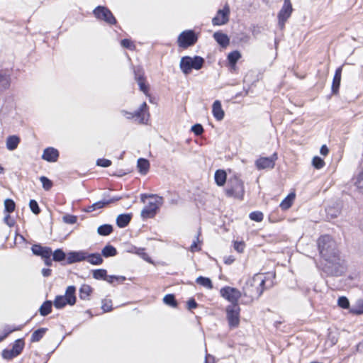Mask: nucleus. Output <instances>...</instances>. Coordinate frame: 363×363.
<instances>
[{"mask_svg":"<svg viewBox=\"0 0 363 363\" xmlns=\"http://www.w3.org/2000/svg\"><path fill=\"white\" fill-rule=\"evenodd\" d=\"M318 247L320 256L325 263L323 270L330 276H341L345 272L343 262L339 257L337 244L331 236L325 235L318 240Z\"/></svg>","mask_w":363,"mask_h":363,"instance_id":"1","label":"nucleus"},{"mask_svg":"<svg viewBox=\"0 0 363 363\" xmlns=\"http://www.w3.org/2000/svg\"><path fill=\"white\" fill-rule=\"evenodd\" d=\"M265 277L263 274H256L249 278L242 288V296L247 298L246 303L258 298L264 290Z\"/></svg>","mask_w":363,"mask_h":363,"instance_id":"2","label":"nucleus"},{"mask_svg":"<svg viewBox=\"0 0 363 363\" xmlns=\"http://www.w3.org/2000/svg\"><path fill=\"white\" fill-rule=\"evenodd\" d=\"M149 197L150 200L141 211V216L143 218H150L155 216L157 210L163 203V198L157 195L147 196L143 194L141 200L145 202V198Z\"/></svg>","mask_w":363,"mask_h":363,"instance_id":"3","label":"nucleus"},{"mask_svg":"<svg viewBox=\"0 0 363 363\" xmlns=\"http://www.w3.org/2000/svg\"><path fill=\"white\" fill-rule=\"evenodd\" d=\"M204 60L199 56H194L193 57L185 56L182 57L180 60V69L184 74H189L191 70L200 69L203 65Z\"/></svg>","mask_w":363,"mask_h":363,"instance_id":"4","label":"nucleus"},{"mask_svg":"<svg viewBox=\"0 0 363 363\" xmlns=\"http://www.w3.org/2000/svg\"><path fill=\"white\" fill-rule=\"evenodd\" d=\"M76 288L69 286L67 288L65 296H57L54 301V306L56 308H62L67 304L74 305L76 302Z\"/></svg>","mask_w":363,"mask_h":363,"instance_id":"5","label":"nucleus"},{"mask_svg":"<svg viewBox=\"0 0 363 363\" xmlns=\"http://www.w3.org/2000/svg\"><path fill=\"white\" fill-rule=\"evenodd\" d=\"M245 190L243 182L235 177L229 181L228 186L225 189V194L229 197L242 199Z\"/></svg>","mask_w":363,"mask_h":363,"instance_id":"6","label":"nucleus"},{"mask_svg":"<svg viewBox=\"0 0 363 363\" xmlns=\"http://www.w3.org/2000/svg\"><path fill=\"white\" fill-rule=\"evenodd\" d=\"M122 114L125 116L128 119H132L136 118L140 123H147L149 120L150 114L148 112V107L145 102H143L138 110L134 113L128 112L126 111H122Z\"/></svg>","mask_w":363,"mask_h":363,"instance_id":"7","label":"nucleus"},{"mask_svg":"<svg viewBox=\"0 0 363 363\" xmlns=\"http://www.w3.org/2000/svg\"><path fill=\"white\" fill-rule=\"evenodd\" d=\"M226 318L230 328H237L240 324V307L239 304H230L226 307Z\"/></svg>","mask_w":363,"mask_h":363,"instance_id":"8","label":"nucleus"},{"mask_svg":"<svg viewBox=\"0 0 363 363\" xmlns=\"http://www.w3.org/2000/svg\"><path fill=\"white\" fill-rule=\"evenodd\" d=\"M220 294L230 304H238V301L242 296V291H240L238 289L230 286H225L220 290Z\"/></svg>","mask_w":363,"mask_h":363,"instance_id":"9","label":"nucleus"},{"mask_svg":"<svg viewBox=\"0 0 363 363\" xmlns=\"http://www.w3.org/2000/svg\"><path fill=\"white\" fill-rule=\"evenodd\" d=\"M197 41V36L193 30H184L178 37V45L179 47L186 48L193 45Z\"/></svg>","mask_w":363,"mask_h":363,"instance_id":"10","label":"nucleus"},{"mask_svg":"<svg viewBox=\"0 0 363 363\" xmlns=\"http://www.w3.org/2000/svg\"><path fill=\"white\" fill-rule=\"evenodd\" d=\"M24 341L23 340V339H18L16 340L13 346H12V348L11 349H6V350H4L3 352H2V357L4 359H7V360H10V359H12L13 358L17 357L18 355H19L23 347H24Z\"/></svg>","mask_w":363,"mask_h":363,"instance_id":"11","label":"nucleus"},{"mask_svg":"<svg viewBox=\"0 0 363 363\" xmlns=\"http://www.w3.org/2000/svg\"><path fill=\"white\" fill-rule=\"evenodd\" d=\"M94 14L96 18L104 21L108 24H115L116 20L111 11L106 7L99 6L94 10Z\"/></svg>","mask_w":363,"mask_h":363,"instance_id":"12","label":"nucleus"},{"mask_svg":"<svg viewBox=\"0 0 363 363\" xmlns=\"http://www.w3.org/2000/svg\"><path fill=\"white\" fill-rule=\"evenodd\" d=\"M293 11L291 0H284V4L278 13L279 26L283 28L286 21L291 16Z\"/></svg>","mask_w":363,"mask_h":363,"instance_id":"13","label":"nucleus"},{"mask_svg":"<svg viewBox=\"0 0 363 363\" xmlns=\"http://www.w3.org/2000/svg\"><path fill=\"white\" fill-rule=\"evenodd\" d=\"M277 160L276 153L271 157H260L255 161V166L257 169H272L275 165V161Z\"/></svg>","mask_w":363,"mask_h":363,"instance_id":"14","label":"nucleus"},{"mask_svg":"<svg viewBox=\"0 0 363 363\" xmlns=\"http://www.w3.org/2000/svg\"><path fill=\"white\" fill-rule=\"evenodd\" d=\"M230 9L225 6L223 9L218 10L216 16L212 19L214 26H221L225 24L229 20Z\"/></svg>","mask_w":363,"mask_h":363,"instance_id":"15","label":"nucleus"},{"mask_svg":"<svg viewBox=\"0 0 363 363\" xmlns=\"http://www.w3.org/2000/svg\"><path fill=\"white\" fill-rule=\"evenodd\" d=\"M86 250L72 251L67 254V262L68 264H73L86 260Z\"/></svg>","mask_w":363,"mask_h":363,"instance_id":"16","label":"nucleus"},{"mask_svg":"<svg viewBox=\"0 0 363 363\" xmlns=\"http://www.w3.org/2000/svg\"><path fill=\"white\" fill-rule=\"evenodd\" d=\"M59 157V152L57 149L54 147H48L45 148L43 151L42 158L43 160L49 162H55L57 160Z\"/></svg>","mask_w":363,"mask_h":363,"instance_id":"17","label":"nucleus"},{"mask_svg":"<svg viewBox=\"0 0 363 363\" xmlns=\"http://www.w3.org/2000/svg\"><path fill=\"white\" fill-rule=\"evenodd\" d=\"M31 250L34 255L40 256L42 258L50 257L52 255V250L49 247H43L40 245H34Z\"/></svg>","mask_w":363,"mask_h":363,"instance_id":"18","label":"nucleus"},{"mask_svg":"<svg viewBox=\"0 0 363 363\" xmlns=\"http://www.w3.org/2000/svg\"><path fill=\"white\" fill-rule=\"evenodd\" d=\"M212 113L213 117L218 121L223 119L225 112L222 108L221 103L220 101L216 100L213 102L212 106Z\"/></svg>","mask_w":363,"mask_h":363,"instance_id":"19","label":"nucleus"},{"mask_svg":"<svg viewBox=\"0 0 363 363\" xmlns=\"http://www.w3.org/2000/svg\"><path fill=\"white\" fill-rule=\"evenodd\" d=\"M20 141L21 139L18 136L16 135H10L6 138V147L9 150L13 151L18 147Z\"/></svg>","mask_w":363,"mask_h":363,"instance_id":"20","label":"nucleus"},{"mask_svg":"<svg viewBox=\"0 0 363 363\" xmlns=\"http://www.w3.org/2000/svg\"><path fill=\"white\" fill-rule=\"evenodd\" d=\"M86 261L93 265H100L104 260L99 253H89L86 252Z\"/></svg>","mask_w":363,"mask_h":363,"instance_id":"21","label":"nucleus"},{"mask_svg":"<svg viewBox=\"0 0 363 363\" xmlns=\"http://www.w3.org/2000/svg\"><path fill=\"white\" fill-rule=\"evenodd\" d=\"M216 41L222 47L225 48L229 45L230 40L228 35L220 32H216L213 34Z\"/></svg>","mask_w":363,"mask_h":363,"instance_id":"22","label":"nucleus"},{"mask_svg":"<svg viewBox=\"0 0 363 363\" xmlns=\"http://www.w3.org/2000/svg\"><path fill=\"white\" fill-rule=\"evenodd\" d=\"M341 74H342V67H338L335 73L333 84H332V90L333 93H337L341 81Z\"/></svg>","mask_w":363,"mask_h":363,"instance_id":"23","label":"nucleus"},{"mask_svg":"<svg viewBox=\"0 0 363 363\" xmlns=\"http://www.w3.org/2000/svg\"><path fill=\"white\" fill-rule=\"evenodd\" d=\"M132 215L129 213L120 214L116 218V224L119 228H125L129 224Z\"/></svg>","mask_w":363,"mask_h":363,"instance_id":"24","label":"nucleus"},{"mask_svg":"<svg viewBox=\"0 0 363 363\" xmlns=\"http://www.w3.org/2000/svg\"><path fill=\"white\" fill-rule=\"evenodd\" d=\"M137 167L140 174H146L150 168V162L146 159L140 158L138 160Z\"/></svg>","mask_w":363,"mask_h":363,"instance_id":"25","label":"nucleus"},{"mask_svg":"<svg viewBox=\"0 0 363 363\" xmlns=\"http://www.w3.org/2000/svg\"><path fill=\"white\" fill-rule=\"evenodd\" d=\"M215 182L218 186H222L226 181V173L224 170L218 169L215 172Z\"/></svg>","mask_w":363,"mask_h":363,"instance_id":"26","label":"nucleus"},{"mask_svg":"<svg viewBox=\"0 0 363 363\" xmlns=\"http://www.w3.org/2000/svg\"><path fill=\"white\" fill-rule=\"evenodd\" d=\"M92 292V288L88 284H83L79 289V298L83 300L89 299Z\"/></svg>","mask_w":363,"mask_h":363,"instance_id":"27","label":"nucleus"},{"mask_svg":"<svg viewBox=\"0 0 363 363\" xmlns=\"http://www.w3.org/2000/svg\"><path fill=\"white\" fill-rule=\"evenodd\" d=\"M47 330L48 329L45 328H41L36 330L33 333L30 337V341L32 342H36L40 341L43 337Z\"/></svg>","mask_w":363,"mask_h":363,"instance_id":"28","label":"nucleus"},{"mask_svg":"<svg viewBox=\"0 0 363 363\" xmlns=\"http://www.w3.org/2000/svg\"><path fill=\"white\" fill-rule=\"evenodd\" d=\"M295 199V194L291 193L289 194L280 203V207L283 210H287L289 209L294 201Z\"/></svg>","mask_w":363,"mask_h":363,"instance_id":"29","label":"nucleus"},{"mask_svg":"<svg viewBox=\"0 0 363 363\" xmlns=\"http://www.w3.org/2000/svg\"><path fill=\"white\" fill-rule=\"evenodd\" d=\"M135 79L138 82L140 90L143 91L146 96L148 95V86L145 84V79L142 75H138L135 73Z\"/></svg>","mask_w":363,"mask_h":363,"instance_id":"30","label":"nucleus"},{"mask_svg":"<svg viewBox=\"0 0 363 363\" xmlns=\"http://www.w3.org/2000/svg\"><path fill=\"white\" fill-rule=\"evenodd\" d=\"M241 57V54L239 51L235 50L231 52L228 55V60L232 67H235L237 62Z\"/></svg>","mask_w":363,"mask_h":363,"instance_id":"31","label":"nucleus"},{"mask_svg":"<svg viewBox=\"0 0 363 363\" xmlns=\"http://www.w3.org/2000/svg\"><path fill=\"white\" fill-rule=\"evenodd\" d=\"M353 180L354 185L359 189L360 192L363 194V167L360 169Z\"/></svg>","mask_w":363,"mask_h":363,"instance_id":"32","label":"nucleus"},{"mask_svg":"<svg viewBox=\"0 0 363 363\" xmlns=\"http://www.w3.org/2000/svg\"><path fill=\"white\" fill-rule=\"evenodd\" d=\"M101 255L105 257H113L117 255V250L113 246L107 245L102 249Z\"/></svg>","mask_w":363,"mask_h":363,"instance_id":"33","label":"nucleus"},{"mask_svg":"<svg viewBox=\"0 0 363 363\" xmlns=\"http://www.w3.org/2000/svg\"><path fill=\"white\" fill-rule=\"evenodd\" d=\"M196 282L208 289H213V284H212V281L211 280L208 278V277H202V276H200L199 277H197V279H196Z\"/></svg>","mask_w":363,"mask_h":363,"instance_id":"34","label":"nucleus"},{"mask_svg":"<svg viewBox=\"0 0 363 363\" xmlns=\"http://www.w3.org/2000/svg\"><path fill=\"white\" fill-rule=\"evenodd\" d=\"M52 311V302L50 301H45L39 308L41 315L45 316L50 313Z\"/></svg>","mask_w":363,"mask_h":363,"instance_id":"35","label":"nucleus"},{"mask_svg":"<svg viewBox=\"0 0 363 363\" xmlns=\"http://www.w3.org/2000/svg\"><path fill=\"white\" fill-rule=\"evenodd\" d=\"M113 231V227L111 225L105 224L100 225L98 229L97 232L101 235H108L111 234Z\"/></svg>","mask_w":363,"mask_h":363,"instance_id":"36","label":"nucleus"},{"mask_svg":"<svg viewBox=\"0 0 363 363\" xmlns=\"http://www.w3.org/2000/svg\"><path fill=\"white\" fill-rule=\"evenodd\" d=\"M107 205V202H106L105 199L97 201L93 203L91 206H89L86 209L87 212H92L96 209H100L104 208Z\"/></svg>","mask_w":363,"mask_h":363,"instance_id":"37","label":"nucleus"},{"mask_svg":"<svg viewBox=\"0 0 363 363\" xmlns=\"http://www.w3.org/2000/svg\"><path fill=\"white\" fill-rule=\"evenodd\" d=\"M93 277L96 279H104L107 278V272L104 269H95L93 272Z\"/></svg>","mask_w":363,"mask_h":363,"instance_id":"38","label":"nucleus"},{"mask_svg":"<svg viewBox=\"0 0 363 363\" xmlns=\"http://www.w3.org/2000/svg\"><path fill=\"white\" fill-rule=\"evenodd\" d=\"M352 312L357 315L363 313V298L357 301L355 305L352 309Z\"/></svg>","mask_w":363,"mask_h":363,"instance_id":"39","label":"nucleus"},{"mask_svg":"<svg viewBox=\"0 0 363 363\" xmlns=\"http://www.w3.org/2000/svg\"><path fill=\"white\" fill-rule=\"evenodd\" d=\"M53 260L55 262H61L65 259L66 255L65 253L61 250L57 249L54 251L52 253Z\"/></svg>","mask_w":363,"mask_h":363,"instance_id":"40","label":"nucleus"},{"mask_svg":"<svg viewBox=\"0 0 363 363\" xmlns=\"http://www.w3.org/2000/svg\"><path fill=\"white\" fill-rule=\"evenodd\" d=\"M163 301L166 305L172 307H176L177 303L173 294H167L163 298Z\"/></svg>","mask_w":363,"mask_h":363,"instance_id":"41","label":"nucleus"},{"mask_svg":"<svg viewBox=\"0 0 363 363\" xmlns=\"http://www.w3.org/2000/svg\"><path fill=\"white\" fill-rule=\"evenodd\" d=\"M40 181L42 183L43 187L45 190L48 191L52 186V182L46 177L42 176L40 177Z\"/></svg>","mask_w":363,"mask_h":363,"instance_id":"42","label":"nucleus"},{"mask_svg":"<svg viewBox=\"0 0 363 363\" xmlns=\"http://www.w3.org/2000/svg\"><path fill=\"white\" fill-rule=\"evenodd\" d=\"M10 85V78L8 75L0 74V88L6 89Z\"/></svg>","mask_w":363,"mask_h":363,"instance_id":"43","label":"nucleus"},{"mask_svg":"<svg viewBox=\"0 0 363 363\" xmlns=\"http://www.w3.org/2000/svg\"><path fill=\"white\" fill-rule=\"evenodd\" d=\"M312 164L315 169H320L324 167L325 162L320 157L315 156L313 158Z\"/></svg>","mask_w":363,"mask_h":363,"instance_id":"44","label":"nucleus"},{"mask_svg":"<svg viewBox=\"0 0 363 363\" xmlns=\"http://www.w3.org/2000/svg\"><path fill=\"white\" fill-rule=\"evenodd\" d=\"M5 211L10 213L15 210V203L13 200L7 199L4 201Z\"/></svg>","mask_w":363,"mask_h":363,"instance_id":"45","label":"nucleus"},{"mask_svg":"<svg viewBox=\"0 0 363 363\" xmlns=\"http://www.w3.org/2000/svg\"><path fill=\"white\" fill-rule=\"evenodd\" d=\"M62 220L67 224H74L77 221V217L74 215L66 214L62 217Z\"/></svg>","mask_w":363,"mask_h":363,"instance_id":"46","label":"nucleus"},{"mask_svg":"<svg viewBox=\"0 0 363 363\" xmlns=\"http://www.w3.org/2000/svg\"><path fill=\"white\" fill-rule=\"evenodd\" d=\"M250 218L252 220L260 222L263 220V214L259 211H254L250 214Z\"/></svg>","mask_w":363,"mask_h":363,"instance_id":"47","label":"nucleus"},{"mask_svg":"<svg viewBox=\"0 0 363 363\" xmlns=\"http://www.w3.org/2000/svg\"><path fill=\"white\" fill-rule=\"evenodd\" d=\"M337 304L340 307L342 308H348L350 306V303L348 299L345 296H341L337 300Z\"/></svg>","mask_w":363,"mask_h":363,"instance_id":"48","label":"nucleus"},{"mask_svg":"<svg viewBox=\"0 0 363 363\" xmlns=\"http://www.w3.org/2000/svg\"><path fill=\"white\" fill-rule=\"evenodd\" d=\"M121 45L123 48H128V49L132 50H134L135 48L134 43L130 40H128V39L122 40L121 42Z\"/></svg>","mask_w":363,"mask_h":363,"instance_id":"49","label":"nucleus"},{"mask_svg":"<svg viewBox=\"0 0 363 363\" xmlns=\"http://www.w3.org/2000/svg\"><path fill=\"white\" fill-rule=\"evenodd\" d=\"M29 206L32 212L35 214H38L40 213V208L36 201L30 200L29 202Z\"/></svg>","mask_w":363,"mask_h":363,"instance_id":"50","label":"nucleus"},{"mask_svg":"<svg viewBox=\"0 0 363 363\" xmlns=\"http://www.w3.org/2000/svg\"><path fill=\"white\" fill-rule=\"evenodd\" d=\"M96 164L103 167H108L111 165V161L107 159H98L96 161Z\"/></svg>","mask_w":363,"mask_h":363,"instance_id":"51","label":"nucleus"},{"mask_svg":"<svg viewBox=\"0 0 363 363\" xmlns=\"http://www.w3.org/2000/svg\"><path fill=\"white\" fill-rule=\"evenodd\" d=\"M22 328H23L22 325L18 326L17 328H11L9 326H7L4 329V331H3L4 337H6L12 332L16 331V330H21L22 329Z\"/></svg>","mask_w":363,"mask_h":363,"instance_id":"52","label":"nucleus"},{"mask_svg":"<svg viewBox=\"0 0 363 363\" xmlns=\"http://www.w3.org/2000/svg\"><path fill=\"white\" fill-rule=\"evenodd\" d=\"M101 308L104 312H109L112 310L111 301L104 300L102 302Z\"/></svg>","mask_w":363,"mask_h":363,"instance_id":"53","label":"nucleus"},{"mask_svg":"<svg viewBox=\"0 0 363 363\" xmlns=\"http://www.w3.org/2000/svg\"><path fill=\"white\" fill-rule=\"evenodd\" d=\"M191 130L196 135H200L203 132V128L201 124H195L191 127Z\"/></svg>","mask_w":363,"mask_h":363,"instance_id":"54","label":"nucleus"},{"mask_svg":"<svg viewBox=\"0 0 363 363\" xmlns=\"http://www.w3.org/2000/svg\"><path fill=\"white\" fill-rule=\"evenodd\" d=\"M199 240V235H197L195 240H194L193 243L190 246V250L192 252H199L201 250V247L199 246L198 242Z\"/></svg>","mask_w":363,"mask_h":363,"instance_id":"55","label":"nucleus"},{"mask_svg":"<svg viewBox=\"0 0 363 363\" xmlns=\"http://www.w3.org/2000/svg\"><path fill=\"white\" fill-rule=\"evenodd\" d=\"M136 254L140 255L143 259L151 262L149 255L145 252L144 249H138L136 252Z\"/></svg>","mask_w":363,"mask_h":363,"instance_id":"56","label":"nucleus"},{"mask_svg":"<svg viewBox=\"0 0 363 363\" xmlns=\"http://www.w3.org/2000/svg\"><path fill=\"white\" fill-rule=\"evenodd\" d=\"M234 248L238 252H242L245 248V245L242 242H235L234 244Z\"/></svg>","mask_w":363,"mask_h":363,"instance_id":"57","label":"nucleus"},{"mask_svg":"<svg viewBox=\"0 0 363 363\" xmlns=\"http://www.w3.org/2000/svg\"><path fill=\"white\" fill-rule=\"evenodd\" d=\"M197 307V303L194 298H191L187 301V308L189 310L196 308Z\"/></svg>","mask_w":363,"mask_h":363,"instance_id":"58","label":"nucleus"},{"mask_svg":"<svg viewBox=\"0 0 363 363\" xmlns=\"http://www.w3.org/2000/svg\"><path fill=\"white\" fill-rule=\"evenodd\" d=\"M4 220L8 225L13 226L14 224L13 220L11 218V216L8 214L4 217Z\"/></svg>","mask_w":363,"mask_h":363,"instance_id":"59","label":"nucleus"},{"mask_svg":"<svg viewBox=\"0 0 363 363\" xmlns=\"http://www.w3.org/2000/svg\"><path fill=\"white\" fill-rule=\"evenodd\" d=\"M329 150L325 145H322L320 150V152L321 155L325 156L328 154Z\"/></svg>","mask_w":363,"mask_h":363,"instance_id":"60","label":"nucleus"},{"mask_svg":"<svg viewBox=\"0 0 363 363\" xmlns=\"http://www.w3.org/2000/svg\"><path fill=\"white\" fill-rule=\"evenodd\" d=\"M51 272L52 271L50 269H42V274H43V277H49V276L51 275Z\"/></svg>","mask_w":363,"mask_h":363,"instance_id":"61","label":"nucleus"},{"mask_svg":"<svg viewBox=\"0 0 363 363\" xmlns=\"http://www.w3.org/2000/svg\"><path fill=\"white\" fill-rule=\"evenodd\" d=\"M121 199V197H113L110 199H105V201H106V202H107V205H108L111 203L120 200Z\"/></svg>","mask_w":363,"mask_h":363,"instance_id":"62","label":"nucleus"},{"mask_svg":"<svg viewBox=\"0 0 363 363\" xmlns=\"http://www.w3.org/2000/svg\"><path fill=\"white\" fill-rule=\"evenodd\" d=\"M108 283H113L114 280H116V276L111 275V276H107V278L105 279Z\"/></svg>","mask_w":363,"mask_h":363,"instance_id":"63","label":"nucleus"},{"mask_svg":"<svg viewBox=\"0 0 363 363\" xmlns=\"http://www.w3.org/2000/svg\"><path fill=\"white\" fill-rule=\"evenodd\" d=\"M43 259H44V262L47 266L52 265V259H50V257H43Z\"/></svg>","mask_w":363,"mask_h":363,"instance_id":"64","label":"nucleus"}]
</instances>
